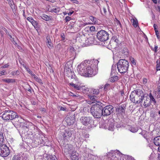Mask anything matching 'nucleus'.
Segmentation results:
<instances>
[{
    "instance_id": "obj_1",
    "label": "nucleus",
    "mask_w": 160,
    "mask_h": 160,
    "mask_svg": "<svg viewBox=\"0 0 160 160\" xmlns=\"http://www.w3.org/2000/svg\"><path fill=\"white\" fill-rule=\"evenodd\" d=\"M89 63L85 62H82L78 66V72L81 76L91 77L95 75L94 70L97 68L99 61L97 60H93Z\"/></svg>"
},
{
    "instance_id": "obj_2",
    "label": "nucleus",
    "mask_w": 160,
    "mask_h": 160,
    "mask_svg": "<svg viewBox=\"0 0 160 160\" xmlns=\"http://www.w3.org/2000/svg\"><path fill=\"white\" fill-rule=\"evenodd\" d=\"M146 94L142 90L138 89L133 91L130 95L129 98L131 102L136 104H139L143 102V99Z\"/></svg>"
},
{
    "instance_id": "obj_3",
    "label": "nucleus",
    "mask_w": 160,
    "mask_h": 160,
    "mask_svg": "<svg viewBox=\"0 0 160 160\" xmlns=\"http://www.w3.org/2000/svg\"><path fill=\"white\" fill-rule=\"evenodd\" d=\"M129 66V62L125 59H120L117 64L118 71L121 73H124L126 72Z\"/></svg>"
},
{
    "instance_id": "obj_4",
    "label": "nucleus",
    "mask_w": 160,
    "mask_h": 160,
    "mask_svg": "<svg viewBox=\"0 0 160 160\" xmlns=\"http://www.w3.org/2000/svg\"><path fill=\"white\" fill-rule=\"evenodd\" d=\"M80 122L84 126L87 127L88 129H90L94 127V121L92 117L82 116L80 119Z\"/></svg>"
},
{
    "instance_id": "obj_5",
    "label": "nucleus",
    "mask_w": 160,
    "mask_h": 160,
    "mask_svg": "<svg viewBox=\"0 0 160 160\" xmlns=\"http://www.w3.org/2000/svg\"><path fill=\"white\" fill-rule=\"evenodd\" d=\"M17 116L18 114L16 112L9 109H5L2 115V118L3 120L8 121L15 119Z\"/></svg>"
},
{
    "instance_id": "obj_6",
    "label": "nucleus",
    "mask_w": 160,
    "mask_h": 160,
    "mask_svg": "<svg viewBox=\"0 0 160 160\" xmlns=\"http://www.w3.org/2000/svg\"><path fill=\"white\" fill-rule=\"evenodd\" d=\"M91 112L92 116L96 118H100L102 115V109L97 106H94L91 108Z\"/></svg>"
},
{
    "instance_id": "obj_7",
    "label": "nucleus",
    "mask_w": 160,
    "mask_h": 160,
    "mask_svg": "<svg viewBox=\"0 0 160 160\" xmlns=\"http://www.w3.org/2000/svg\"><path fill=\"white\" fill-rule=\"evenodd\" d=\"M97 37L99 41L102 42L105 41L109 39V34L106 31L101 30L97 33Z\"/></svg>"
},
{
    "instance_id": "obj_8",
    "label": "nucleus",
    "mask_w": 160,
    "mask_h": 160,
    "mask_svg": "<svg viewBox=\"0 0 160 160\" xmlns=\"http://www.w3.org/2000/svg\"><path fill=\"white\" fill-rule=\"evenodd\" d=\"M10 153V151L8 147L4 144L0 146V155L2 157L8 156Z\"/></svg>"
},
{
    "instance_id": "obj_9",
    "label": "nucleus",
    "mask_w": 160,
    "mask_h": 160,
    "mask_svg": "<svg viewBox=\"0 0 160 160\" xmlns=\"http://www.w3.org/2000/svg\"><path fill=\"white\" fill-rule=\"evenodd\" d=\"M113 107L111 105H108L102 109V115L103 116L110 115L113 112Z\"/></svg>"
},
{
    "instance_id": "obj_10",
    "label": "nucleus",
    "mask_w": 160,
    "mask_h": 160,
    "mask_svg": "<svg viewBox=\"0 0 160 160\" xmlns=\"http://www.w3.org/2000/svg\"><path fill=\"white\" fill-rule=\"evenodd\" d=\"M61 135H60V139L62 140H65L69 138L72 136V133L70 129L68 128L66 129Z\"/></svg>"
},
{
    "instance_id": "obj_11",
    "label": "nucleus",
    "mask_w": 160,
    "mask_h": 160,
    "mask_svg": "<svg viewBox=\"0 0 160 160\" xmlns=\"http://www.w3.org/2000/svg\"><path fill=\"white\" fill-rule=\"evenodd\" d=\"M144 98V99H143V102L140 103L141 105L142 104H143V106L145 108H147L151 104L150 100L149 98V96L146 94V95H145Z\"/></svg>"
},
{
    "instance_id": "obj_12",
    "label": "nucleus",
    "mask_w": 160,
    "mask_h": 160,
    "mask_svg": "<svg viewBox=\"0 0 160 160\" xmlns=\"http://www.w3.org/2000/svg\"><path fill=\"white\" fill-rule=\"evenodd\" d=\"M106 157L107 159V160H117L119 158V157H117L115 154L114 155L112 152H108L107 153Z\"/></svg>"
},
{
    "instance_id": "obj_13",
    "label": "nucleus",
    "mask_w": 160,
    "mask_h": 160,
    "mask_svg": "<svg viewBox=\"0 0 160 160\" xmlns=\"http://www.w3.org/2000/svg\"><path fill=\"white\" fill-rule=\"evenodd\" d=\"M60 10L59 7H56L52 8H50L48 9V11L52 12H55V13H58Z\"/></svg>"
},
{
    "instance_id": "obj_14",
    "label": "nucleus",
    "mask_w": 160,
    "mask_h": 160,
    "mask_svg": "<svg viewBox=\"0 0 160 160\" xmlns=\"http://www.w3.org/2000/svg\"><path fill=\"white\" fill-rule=\"evenodd\" d=\"M2 81L8 83H13L15 82L16 79H15L6 78L2 79Z\"/></svg>"
},
{
    "instance_id": "obj_15",
    "label": "nucleus",
    "mask_w": 160,
    "mask_h": 160,
    "mask_svg": "<svg viewBox=\"0 0 160 160\" xmlns=\"http://www.w3.org/2000/svg\"><path fill=\"white\" fill-rule=\"evenodd\" d=\"M92 102H88V103L89 104L93 103L95 102V101L97 102L98 100V98L95 95H92L89 96Z\"/></svg>"
},
{
    "instance_id": "obj_16",
    "label": "nucleus",
    "mask_w": 160,
    "mask_h": 160,
    "mask_svg": "<svg viewBox=\"0 0 160 160\" xmlns=\"http://www.w3.org/2000/svg\"><path fill=\"white\" fill-rule=\"evenodd\" d=\"M154 144L156 146L160 147V136H157L153 139Z\"/></svg>"
},
{
    "instance_id": "obj_17",
    "label": "nucleus",
    "mask_w": 160,
    "mask_h": 160,
    "mask_svg": "<svg viewBox=\"0 0 160 160\" xmlns=\"http://www.w3.org/2000/svg\"><path fill=\"white\" fill-rule=\"evenodd\" d=\"M154 95L155 98H160V88H158L154 91Z\"/></svg>"
},
{
    "instance_id": "obj_18",
    "label": "nucleus",
    "mask_w": 160,
    "mask_h": 160,
    "mask_svg": "<svg viewBox=\"0 0 160 160\" xmlns=\"http://www.w3.org/2000/svg\"><path fill=\"white\" fill-rule=\"evenodd\" d=\"M45 160H58L57 157L54 155H46Z\"/></svg>"
},
{
    "instance_id": "obj_19",
    "label": "nucleus",
    "mask_w": 160,
    "mask_h": 160,
    "mask_svg": "<svg viewBox=\"0 0 160 160\" xmlns=\"http://www.w3.org/2000/svg\"><path fill=\"white\" fill-rule=\"evenodd\" d=\"M118 77L117 75L115 74L112 76H111V77L109 78V81L110 82H113L118 81Z\"/></svg>"
},
{
    "instance_id": "obj_20",
    "label": "nucleus",
    "mask_w": 160,
    "mask_h": 160,
    "mask_svg": "<svg viewBox=\"0 0 160 160\" xmlns=\"http://www.w3.org/2000/svg\"><path fill=\"white\" fill-rule=\"evenodd\" d=\"M46 43L48 47L49 48H52L53 46L51 43V39L48 36L46 38Z\"/></svg>"
},
{
    "instance_id": "obj_21",
    "label": "nucleus",
    "mask_w": 160,
    "mask_h": 160,
    "mask_svg": "<svg viewBox=\"0 0 160 160\" xmlns=\"http://www.w3.org/2000/svg\"><path fill=\"white\" fill-rule=\"evenodd\" d=\"M149 98H150V102H152L154 104H155L156 103V101L155 99V97L154 95L153 96L152 94L151 93H150Z\"/></svg>"
},
{
    "instance_id": "obj_22",
    "label": "nucleus",
    "mask_w": 160,
    "mask_h": 160,
    "mask_svg": "<svg viewBox=\"0 0 160 160\" xmlns=\"http://www.w3.org/2000/svg\"><path fill=\"white\" fill-rule=\"evenodd\" d=\"M69 85L77 90H79L81 88V86L75 84L72 82L70 83Z\"/></svg>"
},
{
    "instance_id": "obj_23",
    "label": "nucleus",
    "mask_w": 160,
    "mask_h": 160,
    "mask_svg": "<svg viewBox=\"0 0 160 160\" xmlns=\"http://www.w3.org/2000/svg\"><path fill=\"white\" fill-rule=\"evenodd\" d=\"M78 155L76 152H73L71 154V158L72 160H75L78 158Z\"/></svg>"
},
{
    "instance_id": "obj_24",
    "label": "nucleus",
    "mask_w": 160,
    "mask_h": 160,
    "mask_svg": "<svg viewBox=\"0 0 160 160\" xmlns=\"http://www.w3.org/2000/svg\"><path fill=\"white\" fill-rule=\"evenodd\" d=\"M131 20L133 23V25L135 27H137L138 26V21L136 18L132 19Z\"/></svg>"
},
{
    "instance_id": "obj_25",
    "label": "nucleus",
    "mask_w": 160,
    "mask_h": 160,
    "mask_svg": "<svg viewBox=\"0 0 160 160\" xmlns=\"http://www.w3.org/2000/svg\"><path fill=\"white\" fill-rule=\"evenodd\" d=\"M41 17L42 19L46 21H49L50 20L49 17L45 14L42 15Z\"/></svg>"
},
{
    "instance_id": "obj_26",
    "label": "nucleus",
    "mask_w": 160,
    "mask_h": 160,
    "mask_svg": "<svg viewBox=\"0 0 160 160\" xmlns=\"http://www.w3.org/2000/svg\"><path fill=\"white\" fill-rule=\"evenodd\" d=\"M101 13L102 15L103 16H105L106 15L107 13V11L106 8L105 6H103V7L102 10L100 9Z\"/></svg>"
},
{
    "instance_id": "obj_27",
    "label": "nucleus",
    "mask_w": 160,
    "mask_h": 160,
    "mask_svg": "<svg viewBox=\"0 0 160 160\" xmlns=\"http://www.w3.org/2000/svg\"><path fill=\"white\" fill-rule=\"evenodd\" d=\"M23 67L28 72L29 74H30L32 77H33L34 76L35 74L30 70V69L28 68L26 66L24 65H23Z\"/></svg>"
},
{
    "instance_id": "obj_28",
    "label": "nucleus",
    "mask_w": 160,
    "mask_h": 160,
    "mask_svg": "<svg viewBox=\"0 0 160 160\" xmlns=\"http://www.w3.org/2000/svg\"><path fill=\"white\" fill-rule=\"evenodd\" d=\"M16 122H18L19 123H22V119L21 116H18H18L16 117L14 119Z\"/></svg>"
},
{
    "instance_id": "obj_29",
    "label": "nucleus",
    "mask_w": 160,
    "mask_h": 160,
    "mask_svg": "<svg viewBox=\"0 0 160 160\" xmlns=\"http://www.w3.org/2000/svg\"><path fill=\"white\" fill-rule=\"evenodd\" d=\"M33 77L35 80L39 82L40 84L42 85L43 84V83L42 82V80L39 78H38V77L36 75H35L34 76H33Z\"/></svg>"
},
{
    "instance_id": "obj_30",
    "label": "nucleus",
    "mask_w": 160,
    "mask_h": 160,
    "mask_svg": "<svg viewBox=\"0 0 160 160\" xmlns=\"http://www.w3.org/2000/svg\"><path fill=\"white\" fill-rule=\"evenodd\" d=\"M69 52L72 55H74L75 53L74 48L71 46H70L69 47Z\"/></svg>"
},
{
    "instance_id": "obj_31",
    "label": "nucleus",
    "mask_w": 160,
    "mask_h": 160,
    "mask_svg": "<svg viewBox=\"0 0 160 160\" xmlns=\"http://www.w3.org/2000/svg\"><path fill=\"white\" fill-rule=\"evenodd\" d=\"M22 160H28L29 156L23 154L21 157Z\"/></svg>"
},
{
    "instance_id": "obj_32",
    "label": "nucleus",
    "mask_w": 160,
    "mask_h": 160,
    "mask_svg": "<svg viewBox=\"0 0 160 160\" xmlns=\"http://www.w3.org/2000/svg\"><path fill=\"white\" fill-rule=\"evenodd\" d=\"M31 23L35 28H38V22L37 21L33 19Z\"/></svg>"
},
{
    "instance_id": "obj_33",
    "label": "nucleus",
    "mask_w": 160,
    "mask_h": 160,
    "mask_svg": "<svg viewBox=\"0 0 160 160\" xmlns=\"http://www.w3.org/2000/svg\"><path fill=\"white\" fill-rule=\"evenodd\" d=\"M19 74L20 73L19 71L18 70H17L16 71H12L11 72L10 74L12 75V76H15L17 75H19Z\"/></svg>"
},
{
    "instance_id": "obj_34",
    "label": "nucleus",
    "mask_w": 160,
    "mask_h": 160,
    "mask_svg": "<svg viewBox=\"0 0 160 160\" xmlns=\"http://www.w3.org/2000/svg\"><path fill=\"white\" fill-rule=\"evenodd\" d=\"M111 41L112 42H115L116 44H118L119 42V40L116 37H113L112 38Z\"/></svg>"
},
{
    "instance_id": "obj_35",
    "label": "nucleus",
    "mask_w": 160,
    "mask_h": 160,
    "mask_svg": "<svg viewBox=\"0 0 160 160\" xmlns=\"http://www.w3.org/2000/svg\"><path fill=\"white\" fill-rule=\"evenodd\" d=\"M114 67V68H115L116 66L115 65H112V66L111 72V76H112L114 75V74L115 73L116 70L115 69H113V68Z\"/></svg>"
},
{
    "instance_id": "obj_36",
    "label": "nucleus",
    "mask_w": 160,
    "mask_h": 160,
    "mask_svg": "<svg viewBox=\"0 0 160 160\" xmlns=\"http://www.w3.org/2000/svg\"><path fill=\"white\" fill-rule=\"evenodd\" d=\"M71 78L72 79H74L76 81L77 80L78 78L76 75L74 74V72H71Z\"/></svg>"
},
{
    "instance_id": "obj_37",
    "label": "nucleus",
    "mask_w": 160,
    "mask_h": 160,
    "mask_svg": "<svg viewBox=\"0 0 160 160\" xmlns=\"http://www.w3.org/2000/svg\"><path fill=\"white\" fill-rule=\"evenodd\" d=\"M13 160H22L21 157H19L17 156H14L13 158Z\"/></svg>"
},
{
    "instance_id": "obj_38",
    "label": "nucleus",
    "mask_w": 160,
    "mask_h": 160,
    "mask_svg": "<svg viewBox=\"0 0 160 160\" xmlns=\"http://www.w3.org/2000/svg\"><path fill=\"white\" fill-rule=\"evenodd\" d=\"M110 87V84L108 83H107L105 84L104 87V90L105 91H106Z\"/></svg>"
},
{
    "instance_id": "obj_39",
    "label": "nucleus",
    "mask_w": 160,
    "mask_h": 160,
    "mask_svg": "<svg viewBox=\"0 0 160 160\" xmlns=\"http://www.w3.org/2000/svg\"><path fill=\"white\" fill-rule=\"evenodd\" d=\"M115 154L116 156L117 157L118 156L119 157H121L122 155V153H121L119 151H117L115 153Z\"/></svg>"
},
{
    "instance_id": "obj_40",
    "label": "nucleus",
    "mask_w": 160,
    "mask_h": 160,
    "mask_svg": "<svg viewBox=\"0 0 160 160\" xmlns=\"http://www.w3.org/2000/svg\"><path fill=\"white\" fill-rule=\"evenodd\" d=\"M90 19L93 22H95L96 18L92 16L89 17Z\"/></svg>"
},
{
    "instance_id": "obj_41",
    "label": "nucleus",
    "mask_w": 160,
    "mask_h": 160,
    "mask_svg": "<svg viewBox=\"0 0 160 160\" xmlns=\"http://www.w3.org/2000/svg\"><path fill=\"white\" fill-rule=\"evenodd\" d=\"M71 19V17L69 16H67L65 18V20L66 22L69 21Z\"/></svg>"
},
{
    "instance_id": "obj_42",
    "label": "nucleus",
    "mask_w": 160,
    "mask_h": 160,
    "mask_svg": "<svg viewBox=\"0 0 160 160\" xmlns=\"http://www.w3.org/2000/svg\"><path fill=\"white\" fill-rule=\"evenodd\" d=\"M130 131L133 132H137V130L136 129H135L134 128L131 127L130 128Z\"/></svg>"
},
{
    "instance_id": "obj_43",
    "label": "nucleus",
    "mask_w": 160,
    "mask_h": 160,
    "mask_svg": "<svg viewBox=\"0 0 160 160\" xmlns=\"http://www.w3.org/2000/svg\"><path fill=\"white\" fill-rule=\"evenodd\" d=\"M130 61L132 64H133V65H136L135 61L133 58H130Z\"/></svg>"
},
{
    "instance_id": "obj_44",
    "label": "nucleus",
    "mask_w": 160,
    "mask_h": 160,
    "mask_svg": "<svg viewBox=\"0 0 160 160\" xmlns=\"http://www.w3.org/2000/svg\"><path fill=\"white\" fill-rule=\"evenodd\" d=\"M4 139L3 133L2 131L0 130V139Z\"/></svg>"
},
{
    "instance_id": "obj_45",
    "label": "nucleus",
    "mask_w": 160,
    "mask_h": 160,
    "mask_svg": "<svg viewBox=\"0 0 160 160\" xmlns=\"http://www.w3.org/2000/svg\"><path fill=\"white\" fill-rule=\"evenodd\" d=\"M89 29L91 32H93L95 31V28L93 26H92L89 27Z\"/></svg>"
},
{
    "instance_id": "obj_46",
    "label": "nucleus",
    "mask_w": 160,
    "mask_h": 160,
    "mask_svg": "<svg viewBox=\"0 0 160 160\" xmlns=\"http://www.w3.org/2000/svg\"><path fill=\"white\" fill-rule=\"evenodd\" d=\"M4 139H0V146L4 144Z\"/></svg>"
},
{
    "instance_id": "obj_47",
    "label": "nucleus",
    "mask_w": 160,
    "mask_h": 160,
    "mask_svg": "<svg viewBox=\"0 0 160 160\" xmlns=\"http://www.w3.org/2000/svg\"><path fill=\"white\" fill-rule=\"evenodd\" d=\"M27 20L28 21H29L31 23V22H32V21H33V19L31 18V17H28L27 18Z\"/></svg>"
},
{
    "instance_id": "obj_48",
    "label": "nucleus",
    "mask_w": 160,
    "mask_h": 160,
    "mask_svg": "<svg viewBox=\"0 0 160 160\" xmlns=\"http://www.w3.org/2000/svg\"><path fill=\"white\" fill-rule=\"evenodd\" d=\"M10 40L11 42H12L15 45H17V43L14 40V38H10Z\"/></svg>"
},
{
    "instance_id": "obj_49",
    "label": "nucleus",
    "mask_w": 160,
    "mask_h": 160,
    "mask_svg": "<svg viewBox=\"0 0 160 160\" xmlns=\"http://www.w3.org/2000/svg\"><path fill=\"white\" fill-rule=\"evenodd\" d=\"M157 65L156 67V68L157 70H160V64L159 63H158V61L157 62Z\"/></svg>"
},
{
    "instance_id": "obj_50",
    "label": "nucleus",
    "mask_w": 160,
    "mask_h": 160,
    "mask_svg": "<svg viewBox=\"0 0 160 160\" xmlns=\"http://www.w3.org/2000/svg\"><path fill=\"white\" fill-rule=\"evenodd\" d=\"M69 121H70V119H67V122L68 123V124L69 125L72 124L74 123V121L72 120L71 121V122H70V123H69Z\"/></svg>"
},
{
    "instance_id": "obj_51",
    "label": "nucleus",
    "mask_w": 160,
    "mask_h": 160,
    "mask_svg": "<svg viewBox=\"0 0 160 160\" xmlns=\"http://www.w3.org/2000/svg\"><path fill=\"white\" fill-rule=\"evenodd\" d=\"M6 72L5 70H3L0 72V76L5 74V73Z\"/></svg>"
},
{
    "instance_id": "obj_52",
    "label": "nucleus",
    "mask_w": 160,
    "mask_h": 160,
    "mask_svg": "<svg viewBox=\"0 0 160 160\" xmlns=\"http://www.w3.org/2000/svg\"><path fill=\"white\" fill-rule=\"evenodd\" d=\"M118 111H121L122 112H123L124 111V108L122 107H120L118 109Z\"/></svg>"
},
{
    "instance_id": "obj_53",
    "label": "nucleus",
    "mask_w": 160,
    "mask_h": 160,
    "mask_svg": "<svg viewBox=\"0 0 160 160\" xmlns=\"http://www.w3.org/2000/svg\"><path fill=\"white\" fill-rule=\"evenodd\" d=\"M155 33L157 36V38L158 39H159L160 38V36L159 35V33L158 31H156L155 32Z\"/></svg>"
},
{
    "instance_id": "obj_54",
    "label": "nucleus",
    "mask_w": 160,
    "mask_h": 160,
    "mask_svg": "<svg viewBox=\"0 0 160 160\" xmlns=\"http://www.w3.org/2000/svg\"><path fill=\"white\" fill-rule=\"evenodd\" d=\"M93 93L94 94H98L99 92V91L98 90H96V89L94 90L93 91Z\"/></svg>"
},
{
    "instance_id": "obj_55",
    "label": "nucleus",
    "mask_w": 160,
    "mask_h": 160,
    "mask_svg": "<svg viewBox=\"0 0 160 160\" xmlns=\"http://www.w3.org/2000/svg\"><path fill=\"white\" fill-rule=\"evenodd\" d=\"M158 48V46L157 45H155V47H154V49L153 50L155 52H157L158 51V50H157Z\"/></svg>"
},
{
    "instance_id": "obj_56",
    "label": "nucleus",
    "mask_w": 160,
    "mask_h": 160,
    "mask_svg": "<svg viewBox=\"0 0 160 160\" xmlns=\"http://www.w3.org/2000/svg\"><path fill=\"white\" fill-rule=\"evenodd\" d=\"M147 81H148V80H147V79H146V78H143V83L144 84H146L147 83Z\"/></svg>"
},
{
    "instance_id": "obj_57",
    "label": "nucleus",
    "mask_w": 160,
    "mask_h": 160,
    "mask_svg": "<svg viewBox=\"0 0 160 160\" xmlns=\"http://www.w3.org/2000/svg\"><path fill=\"white\" fill-rule=\"evenodd\" d=\"M9 66V65L8 64H6L2 67V68H7Z\"/></svg>"
},
{
    "instance_id": "obj_58",
    "label": "nucleus",
    "mask_w": 160,
    "mask_h": 160,
    "mask_svg": "<svg viewBox=\"0 0 160 160\" xmlns=\"http://www.w3.org/2000/svg\"><path fill=\"white\" fill-rule=\"evenodd\" d=\"M116 22L117 23V25H118L120 26H121V24L120 22L119 21L117 20L116 21Z\"/></svg>"
},
{
    "instance_id": "obj_59",
    "label": "nucleus",
    "mask_w": 160,
    "mask_h": 160,
    "mask_svg": "<svg viewBox=\"0 0 160 160\" xmlns=\"http://www.w3.org/2000/svg\"><path fill=\"white\" fill-rule=\"evenodd\" d=\"M43 156L42 155L38 156V159H39L38 160H43Z\"/></svg>"
},
{
    "instance_id": "obj_60",
    "label": "nucleus",
    "mask_w": 160,
    "mask_h": 160,
    "mask_svg": "<svg viewBox=\"0 0 160 160\" xmlns=\"http://www.w3.org/2000/svg\"><path fill=\"white\" fill-rule=\"evenodd\" d=\"M61 36L62 37V38L63 39H64L65 38V35L64 34V33H62L61 34Z\"/></svg>"
},
{
    "instance_id": "obj_61",
    "label": "nucleus",
    "mask_w": 160,
    "mask_h": 160,
    "mask_svg": "<svg viewBox=\"0 0 160 160\" xmlns=\"http://www.w3.org/2000/svg\"><path fill=\"white\" fill-rule=\"evenodd\" d=\"M156 26L157 25L155 24H154L153 25V27L154 29V30L155 31V32H156V31H158L157 30V28H156Z\"/></svg>"
},
{
    "instance_id": "obj_62",
    "label": "nucleus",
    "mask_w": 160,
    "mask_h": 160,
    "mask_svg": "<svg viewBox=\"0 0 160 160\" xmlns=\"http://www.w3.org/2000/svg\"><path fill=\"white\" fill-rule=\"evenodd\" d=\"M66 108H65L63 107H60V109L61 110H62V111H65L66 110Z\"/></svg>"
},
{
    "instance_id": "obj_63",
    "label": "nucleus",
    "mask_w": 160,
    "mask_h": 160,
    "mask_svg": "<svg viewBox=\"0 0 160 160\" xmlns=\"http://www.w3.org/2000/svg\"><path fill=\"white\" fill-rule=\"evenodd\" d=\"M72 1L73 2L75 3H78V1L77 0H70Z\"/></svg>"
},
{
    "instance_id": "obj_64",
    "label": "nucleus",
    "mask_w": 160,
    "mask_h": 160,
    "mask_svg": "<svg viewBox=\"0 0 160 160\" xmlns=\"http://www.w3.org/2000/svg\"><path fill=\"white\" fill-rule=\"evenodd\" d=\"M120 93H121V95L122 96H123V95H124V91H123V90H122L120 91Z\"/></svg>"
}]
</instances>
